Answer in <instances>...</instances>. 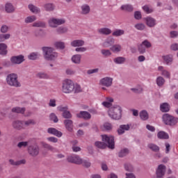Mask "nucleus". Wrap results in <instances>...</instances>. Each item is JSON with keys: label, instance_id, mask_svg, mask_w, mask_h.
<instances>
[{"label": "nucleus", "instance_id": "obj_1", "mask_svg": "<svg viewBox=\"0 0 178 178\" xmlns=\"http://www.w3.org/2000/svg\"><path fill=\"white\" fill-rule=\"evenodd\" d=\"M61 90L64 94H72V92L77 94L81 92V86L74 83L72 79H66L62 82Z\"/></svg>", "mask_w": 178, "mask_h": 178}, {"label": "nucleus", "instance_id": "obj_2", "mask_svg": "<svg viewBox=\"0 0 178 178\" xmlns=\"http://www.w3.org/2000/svg\"><path fill=\"white\" fill-rule=\"evenodd\" d=\"M102 140L103 142L101 141H96L95 143V147L97 148H105V145H107L110 149H115V138L111 135H102Z\"/></svg>", "mask_w": 178, "mask_h": 178}, {"label": "nucleus", "instance_id": "obj_3", "mask_svg": "<svg viewBox=\"0 0 178 178\" xmlns=\"http://www.w3.org/2000/svg\"><path fill=\"white\" fill-rule=\"evenodd\" d=\"M42 51L45 60H55L59 56V54L52 47H44Z\"/></svg>", "mask_w": 178, "mask_h": 178}, {"label": "nucleus", "instance_id": "obj_4", "mask_svg": "<svg viewBox=\"0 0 178 178\" xmlns=\"http://www.w3.org/2000/svg\"><path fill=\"white\" fill-rule=\"evenodd\" d=\"M108 115L113 120H119L122 118V107L119 105H114L108 110Z\"/></svg>", "mask_w": 178, "mask_h": 178}, {"label": "nucleus", "instance_id": "obj_5", "mask_svg": "<svg viewBox=\"0 0 178 178\" xmlns=\"http://www.w3.org/2000/svg\"><path fill=\"white\" fill-rule=\"evenodd\" d=\"M18 76L16 74L12 73L7 76L6 77V83L10 87H22V83L19 81Z\"/></svg>", "mask_w": 178, "mask_h": 178}, {"label": "nucleus", "instance_id": "obj_6", "mask_svg": "<svg viewBox=\"0 0 178 178\" xmlns=\"http://www.w3.org/2000/svg\"><path fill=\"white\" fill-rule=\"evenodd\" d=\"M47 23L51 29H56L58 26H62V24H65V23H66V19L51 17L48 19Z\"/></svg>", "mask_w": 178, "mask_h": 178}, {"label": "nucleus", "instance_id": "obj_7", "mask_svg": "<svg viewBox=\"0 0 178 178\" xmlns=\"http://www.w3.org/2000/svg\"><path fill=\"white\" fill-rule=\"evenodd\" d=\"M162 120L167 126H175L178 123V118L173 117L168 113H165L162 116Z\"/></svg>", "mask_w": 178, "mask_h": 178}, {"label": "nucleus", "instance_id": "obj_8", "mask_svg": "<svg viewBox=\"0 0 178 178\" xmlns=\"http://www.w3.org/2000/svg\"><path fill=\"white\" fill-rule=\"evenodd\" d=\"M99 84L102 86V90H103V91H106V88L112 87V85L113 84V78L110 76L104 77L99 80Z\"/></svg>", "mask_w": 178, "mask_h": 178}, {"label": "nucleus", "instance_id": "obj_9", "mask_svg": "<svg viewBox=\"0 0 178 178\" xmlns=\"http://www.w3.org/2000/svg\"><path fill=\"white\" fill-rule=\"evenodd\" d=\"M24 56L20 54L18 56H13L10 58V65L14 66L15 65H22L24 62Z\"/></svg>", "mask_w": 178, "mask_h": 178}, {"label": "nucleus", "instance_id": "obj_10", "mask_svg": "<svg viewBox=\"0 0 178 178\" xmlns=\"http://www.w3.org/2000/svg\"><path fill=\"white\" fill-rule=\"evenodd\" d=\"M143 20L145 23V25L149 27V29H152L158 24V22L156 19L152 16H147L143 18Z\"/></svg>", "mask_w": 178, "mask_h": 178}, {"label": "nucleus", "instance_id": "obj_11", "mask_svg": "<svg viewBox=\"0 0 178 178\" xmlns=\"http://www.w3.org/2000/svg\"><path fill=\"white\" fill-rule=\"evenodd\" d=\"M81 157L79 155L68 156L67 158V162L75 163V165H81Z\"/></svg>", "mask_w": 178, "mask_h": 178}, {"label": "nucleus", "instance_id": "obj_12", "mask_svg": "<svg viewBox=\"0 0 178 178\" xmlns=\"http://www.w3.org/2000/svg\"><path fill=\"white\" fill-rule=\"evenodd\" d=\"M28 152L31 156H37L40 154V147L37 145H31L28 147Z\"/></svg>", "mask_w": 178, "mask_h": 178}, {"label": "nucleus", "instance_id": "obj_13", "mask_svg": "<svg viewBox=\"0 0 178 178\" xmlns=\"http://www.w3.org/2000/svg\"><path fill=\"white\" fill-rule=\"evenodd\" d=\"M157 71L163 76V77H165V79H170L171 74L169 70H166L165 67L162 65H159L157 67Z\"/></svg>", "mask_w": 178, "mask_h": 178}, {"label": "nucleus", "instance_id": "obj_14", "mask_svg": "<svg viewBox=\"0 0 178 178\" xmlns=\"http://www.w3.org/2000/svg\"><path fill=\"white\" fill-rule=\"evenodd\" d=\"M163 63L167 66H170L173 63V56L172 54H166L161 56Z\"/></svg>", "mask_w": 178, "mask_h": 178}, {"label": "nucleus", "instance_id": "obj_15", "mask_svg": "<svg viewBox=\"0 0 178 178\" xmlns=\"http://www.w3.org/2000/svg\"><path fill=\"white\" fill-rule=\"evenodd\" d=\"M12 127L15 130H23V129H24V122L15 120L12 122Z\"/></svg>", "mask_w": 178, "mask_h": 178}, {"label": "nucleus", "instance_id": "obj_16", "mask_svg": "<svg viewBox=\"0 0 178 178\" xmlns=\"http://www.w3.org/2000/svg\"><path fill=\"white\" fill-rule=\"evenodd\" d=\"M70 45L73 48H79V47H84L86 42L81 39H76L71 42Z\"/></svg>", "mask_w": 178, "mask_h": 178}, {"label": "nucleus", "instance_id": "obj_17", "mask_svg": "<svg viewBox=\"0 0 178 178\" xmlns=\"http://www.w3.org/2000/svg\"><path fill=\"white\" fill-rule=\"evenodd\" d=\"M47 133L49 134H52V136H56V137H58V138H60V137L63 136V134L60 131L52 127L47 129Z\"/></svg>", "mask_w": 178, "mask_h": 178}, {"label": "nucleus", "instance_id": "obj_18", "mask_svg": "<svg viewBox=\"0 0 178 178\" xmlns=\"http://www.w3.org/2000/svg\"><path fill=\"white\" fill-rule=\"evenodd\" d=\"M165 173H166V165L163 164H160L158 165L156 169V175H159L160 176H165Z\"/></svg>", "mask_w": 178, "mask_h": 178}, {"label": "nucleus", "instance_id": "obj_19", "mask_svg": "<svg viewBox=\"0 0 178 178\" xmlns=\"http://www.w3.org/2000/svg\"><path fill=\"white\" fill-rule=\"evenodd\" d=\"M28 8L31 13H33V15H40V13H41V8L33 4H29Z\"/></svg>", "mask_w": 178, "mask_h": 178}, {"label": "nucleus", "instance_id": "obj_20", "mask_svg": "<svg viewBox=\"0 0 178 178\" xmlns=\"http://www.w3.org/2000/svg\"><path fill=\"white\" fill-rule=\"evenodd\" d=\"M130 130L129 124H122L118 129V134L119 136H122V134H124L126 131H129Z\"/></svg>", "mask_w": 178, "mask_h": 178}, {"label": "nucleus", "instance_id": "obj_21", "mask_svg": "<svg viewBox=\"0 0 178 178\" xmlns=\"http://www.w3.org/2000/svg\"><path fill=\"white\" fill-rule=\"evenodd\" d=\"M115 44V38L112 36L108 37L106 40L103 42V47L104 48H109V47H112Z\"/></svg>", "mask_w": 178, "mask_h": 178}, {"label": "nucleus", "instance_id": "obj_22", "mask_svg": "<svg viewBox=\"0 0 178 178\" xmlns=\"http://www.w3.org/2000/svg\"><path fill=\"white\" fill-rule=\"evenodd\" d=\"M77 118H81L85 120H90L91 119V114L88 111H81L76 114Z\"/></svg>", "mask_w": 178, "mask_h": 178}, {"label": "nucleus", "instance_id": "obj_23", "mask_svg": "<svg viewBox=\"0 0 178 178\" xmlns=\"http://www.w3.org/2000/svg\"><path fill=\"white\" fill-rule=\"evenodd\" d=\"M112 104H113V99L111 97H106L105 101L102 102V105L104 108H112Z\"/></svg>", "mask_w": 178, "mask_h": 178}, {"label": "nucleus", "instance_id": "obj_24", "mask_svg": "<svg viewBox=\"0 0 178 178\" xmlns=\"http://www.w3.org/2000/svg\"><path fill=\"white\" fill-rule=\"evenodd\" d=\"M71 62L74 65H80L81 63V54H74L71 57Z\"/></svg>", "mask_w": 178, "mask_h": 178}, {"label": "nucleus", "instance_id": "obj_25", "mask_svg": "<svg viewBox=\"0 0 178 178\" xmlns=\"http://www.w3.org/2000/svg\"><path fill=\"white\" fill-rule=\"evenodd\" d=\"M97 33L102 35H110V34L112 33V29L107 27H103L97 30Z\"/></svg>", "mask_w": 178, "mask_h": 178}, {"label": "nucleus", "instance_id": "obj_26", "mask_svg": "<svg viewBox=\"0 0 178 178\" xmlns=\"http://www.w3.org/2000/svg\"><path fill=\"white\" fill-rule=\"evenodd\" d=\"M64 124L66 130L70 133L73 131V121L72 120H64Z\"/></svg>", "mask_w": 178, "mask_h": 178}, {"label": "nucleus", "instance_id": "obj_27", "mask_svg": "<svg viewBox=\"0 0 178 178\" xmlns=\"http://www.w3.org/2000/svg\"><path fill=\"white\" fill-rule=\"evenodd\" d=\"M122 44H113L111 47H110V51L113 52V54H119V52H122Z\"/></svg>", "mask_w": 178, "mask_h": 178}, {"label": "nucleus", "instance_id": "obj_28", "mask_svg": "<svg viewBox=\"0 0 178 178\" xmlns=\"http://www.w3.org/2000/svg\"><path fill=\"white\" fill-rule=\"evenodd\" d=\"M82 15H88L91 12V8L87 3H84L81 6Z\"/></svg>", "mask_w": 178, "mask_h": 178}, {"label": "nucleus", "instance_id": "obj_29", "mask_svg": "<svg viewBox=\"0 0 178 178\" xmlns=\"http://www.w3.org/2000/svg\"><path fill=\"white\" fill-rule=\"evenodd\" d=\"M139 116L141 119V120L146 121L149 119V114L148 113V111L145 110H143L139 113Z\"/></svg>", "mask_w": 178, "mask_h": 178}, {"label": "nucleus", "instance_id": "obj_30", "mask_svg": "<svg viewBox=\"0 0 178 178\" xmlns=\"http://www.w3.org/2000/svg\"><path fill=\"white\" fill-rule=\"evenodd\" d=\"M113 62L115 65H124V63H126V58L118 56L113 59Z\"/></svg>", "mask_w": 178, "mask_h": 178}, {"label": "nucleus", "instance_id": "obj_31", "mask_svg": "<svg viewBox=\"0 0 178 178\" xmlns=\"http://www.w3.org/2000/svg\"><path fill=\"white\" fill-rule=\"evenodd\" d=\"M156 83L158 87H163V86H165V83H166V81L163 76H159L156 79Z\"/></svg>", "mask_w": 178, "mask_h": 178}, {"label": "nucleus", "instance_id": "obj_32", "mask_svg": "<svg viewBox=\"0 0 178 178\" xmlns=\"http://www.w3.org/2000/svg\"><path fill=\"white\" fill-rule=\"evenodd\" d=\"M46 12H54L55 10V4L52 3H47L44 5Z\"/></svg>", "mask_w": 178, "mask_h": 178}, {"label": "nucleus", "instance_id": "obj_33", "mask_svg": "<svg viewBox=\"0 0 178 178\" xmlns=\"http://www.w3.org/2000/svg\"><path fill=\"white\" fill-rule=\"evenodd\" d=\"M160 111L163 113L169 112V111H170V105L166 102L161 104Z\"/></svg>", "mask_w": 178, "mask_h": 178}, {"label": "nucleus", "instance_id": "obj_34", "mask_svg": "<svg viewBox=\"0 0 178 178\" xmlns=\"http://www.w3.org/2000/svg\"><path fill=\"white\" fill-rule=\"evenodd\" d=\"M10 165H12L13 166H19V165H24L26 163V160L22 159L17 161H15L13 159H10L8 161Z\"/></svg>", "mask_w": 178, "mask_h": 178}, {"label": "nucleus", "instance_id": "obj_35", "mask_svg": "<svg viewBox=\"0 0 178 178\" xmlns=\"http://www.w3.org/2000/svg\"><path fill=\"white\" fill-rule=\"evenodd\" d=\"M5 10L7 13H13V12H15L13 4L9 2L6 3L5 5Z\"/></svg>", "mask_w": 178, "mask_h": 178}, {"label": "nucleus", "instance_id": "obj_36", "mask_svg": "<svg viewBox=\"0 0 178 178\" xmlns=\"http://www.w3.org/2000/svg\"><path fill=\"white\" fill-rule=\"evenodd\" d=\"M8 54V45L5 43H0V55L5 56Z\"/></svg>", "mask_w": 178, "mask_h": 178}, {"label": "nucleus", "instance_id": "obj_37", "mask_svg": "<svg viewBox=\"0 0 178 178\" xmlns=\"http://www.w3.org/2000/svg\"><path fill=\"white\" fill-rule=\"evenodd\" d=\"M113 129V126L111 124V122H104L101 126L102 130H105L106 131H109Z\"/></svg>", "mask_w": 178, "mask_h": 178}, {"label": "nucleus", "instance_id": "obj_38", "mask_svg": "<svg viewBox=\"0 0 178 178\" xmlns=\"http://www.w3.org/2000/svg\"><path fill=\"white\" fill-rule=\"evenodd\" d=\"M157 137L159 140H168L169 138V134L163 131H160L157 134Z\"/></svg>", "mask_w": 178, "mask_h": 178}, {"label": "nucleus", "instance_id": "obj_39", "mask_svg": "<svg viewBox=\"0 0 178 178\" xmlns=\"http://www.w3.org/2000/svg\"><path fill=\"white\" fill-rule=\"evenodd\" d=\"M134 28L136 30H138L139 31H144V30L147 29V26L143 22H139L134 25Z\"/></svg>", "mask_w": 178, "mask_h": 178}, {"label": "nucleus", "instance_id": "obj_40", "mask_svg": "<svg viewBox=\"0 0 178 178\" xmlns=\"http://www.w3.org/2000/svg\"><path fill=\"white\" fill-rule=\"evenodd\" d=\"M35 20H37V17L35 15H29L24 19V22L26 23V24H29L30 23H34Z\"/></svg>", "mask_w": 178, "mask_h": 178}, {"label": "nucleus", "instance_id": "obj_41", "mask_svg": "<svg viewBox=\"0 0 178 178\" xmlns=\"http://www.w3.org/2000/svg\"><path fill=\"white\" fill-rule=\"evenodd\" d=\"M121 10H125V12H133L134 7L130 4L122 5L120 8Z\"/></svg>", "mask_w": 178, "mask_h": 178}, {"label": "nucleus", "instance_id": "obj_42", "mask_svg": "<svg viewBox=\"0 0 178 178\" xmlns=\"http://www.w3.org/2000/svg\"><path fill=\"white\" fill-rule=\"evenodd\" d=\"M129 149L127 148H124L122 149L118 154V156L119 158H124V156H127V155H129Z\"/></svg>", "mask_w": 178, "mask_h": 178}, {"label": "nucleus", "instance_id": "obj_43", "mask_svg": "<svg viewBox=\"0 0 178 178\" xmlns=\"http://www.w3.org/2000/svg\"><path fill=\"white\" fill-rule=\"evenodd\" d=\"M112 35H113V37H122V35H124V30H123V29H115L112 33Z\"/></svg>", "mask_w": 178, "mask_h": 178}, {"label": "nucleus", "instance_id": "obj_44", "mask_svg": "<svg viewBox=\"0 0 178 178\" xmlns=\"http://www.w3.org/2000/svg\"><path fill=\"white\" fill-rule=\"evenodd\" d=\"M40 58V53L38 52H32L29 54L28 58L29 60H35Z\"/></svg>", "mask_w": 178, "mask_h": 178}, {"label": "nucleus", "instance_id": "obj_45", "mask_svg": "<svg viewBox=\"0 0 178 178\" xmlns=\"http://www.w3.org/2000/svg\"><path fill=\"white\" fill-rule=\"evenodd\" d=\"M56 31L58 34H65V33L69 31V29H67V26H60L56 29Z\"/></svg>", "mask_w": 178, "mask_h": 178}, {"label": "nucleus", "instance_id": "obj_46", "mask_svg": "<svg viewBox=\"0 0 178 178\" xmlns=\"http://www.w3.org/2000/svg\"><path fill=\"white\" fill-rule=\"evenodd\" d=\"M147 147L151 151H153L154 152H159V146L154 144V143H149L147 145Z\"/></svg>", "mask_w": 178, "mask_h": 178}, {"label": "nucleus", "instance_id": "obj_47", "mask_svg": "<svg viewBox=\"0 0 178 178\" xmlns=\"http://www.w3.org/2000/svg\"><path fill=\"white\" fill-rule=\"evenodd\" d=\"M45 26H47V24H45L44 22H42V21L35 22L32 24V27H42V28H44V27H45Z\"/></svg>", "mask_w": 178, "mask_h": 178}, {"label": "nucleus", "instance_id": "obj_48", "mask_svg": "<svg viewBox=\"0 0 178 178\" xmlns=\"http://www.w3.org/2000/svg\"><path fill=\"white\" fill-rule=\"evenodd\" d=\"M137 49L138 51L140 54H145V52H147V49L143 46V43L138 44L137 45Z\"/></svg>", "mask_w": 178, "mask_h": 178}, {"label": "nucleus", "instance_id": "obj_49", "mask_svg": "<svg viewBox=\"0 0 178 178\" xmlns=\"http://www.w3.org/2000/svg\"><path fill=\"white\" fill-rule=\"evenodd\" d=\"M124 169L126 172H133L134 170V167L129 163H125L124 164Z\"/></svg>", "mask_w": 178, "mask_h": 178}, {"label": "nucleus", "instance_id": "obj_50", "mask_svg": "<svg viewBox=\"0 0 178 178\" xmlns=\"http://www.w3.org/2000/svg\"><path fill=\"white\" fill-rule=\"evenodd\" d=\"M26 108L20 107H14L12 108V112L14 113H24Z\"/></svg>", "mask_w": 178, "mask_h": 178}, {"label": "nucleus", "instance_id": "obj_51", "mask_svg": "<svg viewBox=\"0 0 178 178\" xmlns=\"http://www.w3.org/2000/svg\"><path fill=\"white\" fill-rule=\"evenodd\" d=\"M81 165H82L84 168H90L91 162L88 159H81Z\"/></svg>", "mask_w": 178, "mask_h": 178}, {"label": "nucleus", "instance_id": "obj_52", "mask_svg": "<svg viewBox=\"0 0 178 178\" xmlns=\"http://www.w3.org/2000/svg\"><path fill=\"white\" fill-rule=\"evenodd\" d=\"M54 46L58 49H65V42H60V41L56 42L54 43Z\"/></svg>", "mask_w": 178, "mask_h": 178}, {"label": "nucleus", "instance_id": "obj_53", "mask_svg": "<svg viewBox=\"0 0 178 178\" xmlns=\"http://www.w3.org/2000/svg\"><path fill=\"white\" fill-rule=\"evenodd\" d=\"M141 44L146 48V49H148L152 47V44H151V42H149L148 40H143Z\"/></svg>", "mask_w": 178, "mask_h": 178}, {"label": "nucleus", "instance_id": "obj_54", "mask_svg": "<svg viewBox=\"0 0 178 178\" xmlns=\"http://www.w3.org/2000/svg\"><path fill=\"white\" fill-rule=\"evenodd\" d=\"M49 119L54 123H58V122H59V119H58V116H56V114H55L54 113H51L49 115Z\"/></svg>", "mask_w": 178, "mask_h": 178}, {"label": "nucleus", "instance_id": "obj_55", "mask_svg": "<svg viewBox=\"0 0 178 178\" xmlns=\"http://www.w3.org/2000/svg\"><path fill=\"white\" fill-rule=\"evenodd\" d=\"M142 9L147 14L152 13V12H154V9L148 6H143Z\"/></svg>", "mask_w": 178, "mask_h": 178}, {"label": "nucleus", "instance_id": "obj_56", "mask_svg": "<svg viewBox=\"0 0 178 178\" xmlns=\"http://www.w3.org/2000/svg\"><path fill=\"white\" fill-rule=\"evenodd\" d=\"M36 76L37 77H38V79H49V76L48 75V74L45 72H39L37 74Z\"/></svg>", "mask_w": 178, "mask_h": 178}, {"label": "nucleus", "instance_id": "obj_57", "mask_svg": "<svg viewBox=\"0 0 178 178\" xmlns=\"http://www.w3.org/2000/svg\"><path fill=\"white\" fill-rule=\"evenodd\" d=\"M101 54L103 55V56H111L112 55V51L109 49H102Z\"/></svg>", "mask_w": 178, "mask_h": 178}, {"label": "nucleus", "instance_id": "obj_58", "mask_svg": "<svg viewBox=\"0 0 178 178\" xmlns=\"http://www.w3.org/2000/svg\"><path fill=\"white\" fill-rule=\"evenodd\" d=\"M68 110L69 108L67 107V106L60 105L57 107V111H58L59 112H63V113Z\"/></svg>", "mask_w": 178, "mask_h": 178}, {"label": "nucleus", "instance_id": "obj_59", "mask_svg": "<svg viewBox=\"0 0 178 178\" xmlns=\"http://www.w3.org/2000/svg\"><path fill=\"white\" fill-rule=\"evenodd\" d=\"M134 16V19H136V20H141V19L143 17V15L141 14L140 11H135Z\"/></svg>", "mask_w": 178, "mask_h": 178}, {"label": "nucleus", "instance_id": "obj_60", "mask_svg": "<svg viewBox=\"0 0 178 178\" xmlns=\"http://www.w3.org/2000/svg\"><path fill=\"white\" fill-rule=\"evenodd\" d=\"M48 105L50 108H55L56 107V100L55 99H50Z\"/></svg>", "mask_w": 178, "mask_h": 178}, {"label": "nucleus", "instance_id": "obj_61", "mask_svg": "<svg viewBox=\"0 0 178 178\" xmlns=\"http://www.w3.org/2000/svg\"><path fill=\"white\" fill-rule=\"evenodd\" d=\"M31 124H35L34 120H28L24 122V126H31Z\"/></svg>", "mask_w": 178, "mask_h": 178}, {"label": "nucleus", "instance_id": "obj_62", "mask_svg": "<svg viewBox=\"0 0 178 178\" xmlns=\"http://www.w3.org/2000/svg\"><path fill=\"white\" fill-rule=\"evenodd\" d=\"M87 51V47L81 46L79 47H76L75 49V51L76 52H79V53H83V52H86Z\"/></svg>", "mask_w": 178, "mask_h": 178}, {"label": "nucleus", "instance_id": "obj_63", "mask_svg": "<svg viewBox=\"0 0 178 178\" xmlns=\"http://www.w3.org/2000/svg\"><path fill=\"white\" fill-rule=\"evenodd\" d=\"M178 31H170V38H177Z\"/></svg>", "mask_w": 178, "mask_h": 178}, {"label": "nucleus", "instance_id": "obj_64", "mask_svg": "<svg viewBox=\"0 0 178 178\" xmlns=\"http://www.w3.org/2000/svg\"><path fill=\"white\" fill-rule=\"evenodd\" d=\"M171 51H178V43L174 42L170 45Z\"/></svg>", "mask_w": 178, "mask_h": 178}]
</instances>
